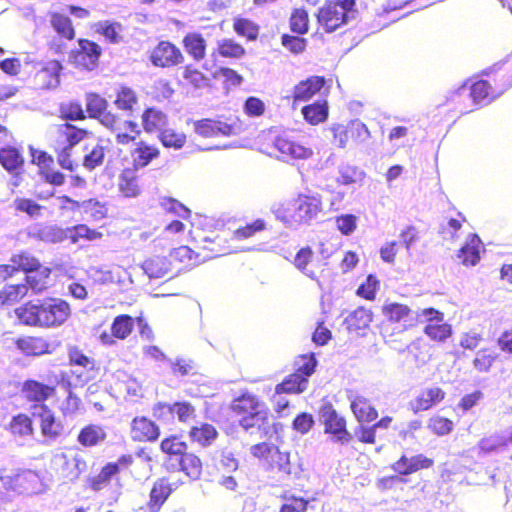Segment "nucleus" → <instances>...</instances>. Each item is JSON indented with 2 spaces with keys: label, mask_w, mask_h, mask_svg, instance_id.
Wrapping results in <instances>:
<instances>
[{
  "label": "nucleus",
  "mask_w": 512,
  "mask_h": 512,
  "mask_svg": "<svg viewBox=\"0 0 512 512\" xmlns=\"http://www.w3.org/2000/svg\"><path fill=\"white\" fill-rule=\"evenodd\" d=\"M88 130L69 122L56 124L49 134V146L52 149H72L88 137Z\"/></svg>",
  "instance_id": "nucleus-13"
},
{
  "label": "nucleus",
  "mask_w": 512,
  "mask_h": 512,
  "mask_svg": "<svg viewBox=\"0 0 512 512\" xmlns=\"http://www.w3.org/2000/svg\"><path fill=\"white\" fill-rule=\"evenodd\" d=\"M16 347L25 355L39 357L52 354L56 346L44 335H23L15 340Z\"/></svg>",
  "instance_id": "nucleus-18"
},
{
  "label": "nucleus",
  "mask_w": 512,
  "mask_h": 512,
  "mask_svg": "<svg viewBox=\"0 0 512 512\" xmlns=\"http://www.w3.org/2000/svg\"><path fill=\"white\" fill-rule=\"evenodd\" d=\"M129 433L131 440L135 443H152L158 440L161 430L154 420L139 415L132 419Z\"/></svg>",
  "instance_id": "nucleus-17"
},
{
  "label": "nucleus",
  "mask_w": 512,
  "mask_h": 512,
  "mask_svg": "<svg viewBox=\"0 0 512 512\" xmlns=\"http://www.w3.org/2000/svg\"><path fill=\"white\" fill-rule=\"evenodd\" d=\"M310 19L305 8H294L289 18L290 30L297 35H304L309 31Z\"/></svg>",
  "instance_id": "nucleus-60"
},
{
  "label": "nucleus",
  "mask_w": 512,
  "mask_h": 512,
  "mask_svg": "<svg viewBox=\"0 0 512 512\" xmlns=\"http://www.w3.org/2000/svg\"><path fill=\"white\" fill-rule=\"evenodd\" d=\"M303 118L310 125L316 126L325 122L329 115L327 101H316L305 105L301 109Z\"/></svg>",
  "instance_id": "nucleus-47"
},
{
  "label": "nucleus",
  "mask_w": 512,
  "mask_h": 512,
  "mask_svg": "<svg viewBox=\"0 0 512 512\" xmlns=\"http://www.w3.org/2000/svg\"><path fill=\"white\" fill-rule=\"evenodd\" d=\"M497 358L498 355L491 348H482L473 359L474 368L479 372H488Z\"/></svg>",
  "instance_id": "nucleus-64"
},
{
  "label": "nucleus",
  "mask_w": 512,
  "mask_h": 512,
  "mask_svg": "<svg viewBox=\"0 0 512 512\" xmlns=\"http://www.w3.org/2000/svg\"><path fill=\"white\" fill-rule=\"evenodd\" d=\"M134 330V319L128 314L117 315L111 324V333L103 332L99 339L102 344L111 346L115 339L125 340Z\"/></svg>",
  "instance_id": "nucleus-20"
},
{
  "label": "nucleus",
  "mask_w": 512,
  "mask_h": 512,
  "mask_svg": "<svg viewBox=\"0 0 512 512\" xmlns=\"http://www.w3.org/2000/svg\"><path fill=\"white\" fill-rule=\"evenodd\" d=\"M28 295V286L24 283L6 285L0 289V307L16 303Z\"/></svg>",
  "instance_id": "nucleus-56"
},
{
  "label": "nucleus",
  "mask_w": 512,
  "mask_h": 512,
  "mask_svg": "<svg viewBox=\"0 0 512 512\" xmlns=\"http://www.w3.org/2000/svg\"><path fill=\"white\" fill-rule=\"evenodd\" d=\"M49 23L60 39L73 41L76 37V30L71 18L60 12L49 14Z\"/></svg>",
  "instance_id": "nucleus-39"
},
{
  "label": "nucleus",
  "mask_w": 512,
  "mask_h": 512,
  "mask_svg": "<svg viewBox=\"0 0 512 512\" xmlns=\"http://www.w3.org/2000/svg\"><path fill=\"white\" fill-rule=\"evenodd\" d=\"M173 483L168 477L158 478L152 485L146 507L149 512H159L174 491Z\"/></svg>",
  "instance_id": "nucleus-25"
},
{
  "label": "nucleus",
  "mask_w": 512,
  "mask_h": 512,
  "mask_svg": "<svg viewBox=\"0 0 512 512\" xmlns=\"http://www.w3.org/2000/svg\"><path fill=\"white\" fill-rule=\"evenodd\" d=\"M152 411L158 417L169 412L181 423H188L196 417V408L188 401H176L172 404L158 402L153 406Z\"/></svg>",
  "instance_id": "nucleus-22"
},
{
  "label": "nucleus",
  "mask_w": 512,
  "mask_h": 512,
  "mask_svg": "<svg viewBox=\"0 0 512 512\" xmlns=\"http://www.w3.org/2000/svg\"><path fill=\"white\" fill-rule=\"evenodd\" d=\"M230 410L238 419L239 426L246 432L257 430L261 437L276 433V424L271 422L267 404L260 396L248 390L233 398Z\"/></svg>",
  "instance_id": "nucleus-2"
},
{
  "label": "nucleus",
  "mask_w": 512,
  "mask_h": 512,
  "mask_svg": "<svg viewBox=\"0 0 512 512\" xmlns=\"http://www.w3.org/2000/svg\"><path fill=\"white\" fill-rule=\"evenodd\" d=\"M163 454L170 460H179L188 452V444L177 434H171L164 437L159 445Z\"/></svg>",
  "instance_id": "nucleus-43"
},
{
  "label": "nucleus",
  "mask_w": 512,
  "mask_h": 512,
  "mask_svg": "<svg viewBox=\"0 0 512 512\" xmlns=\"http://www.w3.org/2000/svg\"><path fill=\"white\" fill-rule=\"evenodd\" d=\"M0 163L9 172H17L24 165V158L15 147L0 146Z\"/></svg>",
  "instance_id": "nucleus-53"
},
{
  "label": "nucleus",
  "mask_w": 512,
  "mask_h": 512,
  "mask_svg": "<svg viewBox=\"0 0 512 512\" xmlns=\"http://www.w3.org/2000/svg\"><path fill=\"white\" fill-rule=\"evenodd\" d=\"M250 453L271 472L284 475L293 473V465L290 462L289 453L281 451L277 445L271 442L262 441L252 445Z\"/></svg>",
  "instance_id": "nucleus-8"
},
{
  "label": "nucleus",
  "mask_w": 512,
  "mask_h": 512,
  "mask_svg": "<svg viewBox=\"0 0 512 512\" xmlns=\"http://www.w3.org/2000/svg\"><path fill=\"white\" fill-rule=\"evenodd\" d=\"M60 384L62 385L66 396L59 405V411L64 417L74 416L81 409L82 401L75 393L73 384L69 379H64L62 377Z\"/></svg>",
  "instance_id": "nucleus-40"
},
{
  "label": "nucleus",
  "mask_w": 512,
  "mask_h": 512,
  "mask_svg": "<svg viewBox=\"0 0 512 512\" xmlns=\"http://www.w3.org/2000/svg\"><path fill=\"white\" fill-rule=\"evenodd\" d=\"M19 323L29 327L54 328L64 324L71 314L70 305L59 298L29 300L14 309Z\"/></svg>",
  "instance_id": "nucleus-1"
},
{
  "label": "nucleus",
  "mask_w": 512,
  "mask_h": 512,
  "mask_svg": "<svg viewBox=\"0 0 512 512\" xmlns=\"http://www.w3.org/2000/svg\"><path fill=\"white\" fill-rule=\"evenodd\" d=\"M320 417L326 434L333 436L334 439L341 443L351 441L352 434L347 429L345 417L340 415L331 403H326L321 407Z\"/></svg>",
  "instance_id": "nucleus-14"
},
{
  "label": "nucleus",
  "mask_w": 512,
  "mask_h": 512,
  "mask_svg": "<svg viewBox=\"0 0 512 512\" xmlns=\"http://www.w3.org/2000/svg\"><path fill=\"white\" fill-rule=\"evenodd\" d=\"M188 436L192 443H196L201 447H208L218 437V431L212 424L201 423L200 425L192 426Z\"/></svg>",
  "instance_id": "nucleus-46"
},
{
  "label": "nucleus",
  "mask_w": 512,
  "mask_h": 512,
  "mask_svg": "<svg viewBox=\"0 0 512 512\" xmlns=\"http://www.w3.org/2000/svg\"><path fill=\"white\" fill-rule=\"evenodd\" d=\"M7 430L15 437L30 436L34 432L33 420L26 413H18L11 418Z\"/></svg>",
  "instance_id": "nucleus-50"
},
{
  "label": "nucleus",
  "mask_w": 512,
  "mask_h": 512,
  "mask_svg": "<svg viewBox=\"0 0 512 512\" xmlns=\"http://www.w3.org/2000/svg\"><path fill=\"white\" fill-rule=\"evenodd\" d=\"M59 118L68 121H84L86 112L79 101H68L59 106Z\"/></svg>",
  "instance_id": "nucleus-59"
},
{
  "label": "nucleus",
  "mask_w": 512,
  "mask_h": 512,
  "mask_svg": "<svg viewBox=\"0 0 512 512\" xmlns=\"http://www.w3.org/2000/svg\"><path fill=\"white\" fill-rule=\"evenodd\" d=\"M103 237L102 232L97 229L90 228L86 224H77L67 229V238L71 243L75 244L81 239L94 241Z\"/></svg>",
  "instance_id": "nucleus-57"
},
{
  "label": "nucleus",
  "mask_w": 512,
  "mask_h": 512,
  "mask_svg": "<svg viewBox=\"0 0 512 512\" xmlns=\"http://www.w3.org/2000/svg\"><path fill=\"white\" fill-rule=\"evenodd\" d=\"M354 12H356V9L326 0L317 10L315 17L318 26L325 33H333L345 26L349 22L350 15Z\"/></svg>",
  "instance_id": "nucleus-10"
},
{
  "label": "nucleus",
  "mask_w": 512,
  "mask_h": 512,
  "mask_svg": "<svg viewBox=\"0 0 512 512\" xmlns=\"http://www.w3.org/2000/svg\"><path fill=\"white\" fill-rule=\"evenodd\" d=\"M106 437L107 433L101 425L87 424L80 429L77 442L85 448H90L101 444Z\"/></svg>",
  "instance_id": "nucleus-44"
},
{
  "label": "nucleus",
  "mask_w": 512,
  "mask_h": 512,
  "mask_svg": "<svg viewBox=\"0 0 512 512\" xmlns=\"http://www.w3.org/2000/svg\"><path fill=\"white\" fill-rule=\"evenodd\" d=\"M149 60L153 66L166 69L181 65L185 56L176 44L161 40L150 51Z\"/></svg>",
  "instance_id": "nucleus-15"
},
{
  "label": "nucleus",
  "mask_w": 512,
  "mask_h": 512,
  "mask_svg": "<svg viewBox=\"0 0 512 512\" xmlns=\"http://www.w3.org/2000/svg\"><path fill=\"white\" fill-rule=\"evenodd\" d=\"M62 66L59 61L52 60L39 69L34 75V82L38 89L46 90L59 84Z\"/></svg>",
  "instance_id": "nucleus-30"
},
{
  "label": "nucleus",
  "mask_w": 512,
  "mask_h": 512,
  "mask_svg": "<svg viewBox=\"0 0 512 512\" xmlns=\"http://www.w3.org/2000/svg\"><path fill=\"white\" fill-rule=\"evenodd\" d=\"M427 427L434 435L442 437L453 431L454 423L447 417L433 415L428 419Z\"/></svg>",
  "instance_id": "nucleus-63"
},
{
  "label": "nucleus",
  "mask_w": 512,
  "mask_h": 512,
  "mask_svg": "<svg viewBox=\"0 0 512 512\" xmlns=\"http://www.w3.org/2000/svg\"><path fill=\"white\" fill-rule=\"evenodd\" d=\"M137 456L143 459L144 465L141 466L137 463L134 456L130 453L122 454L115 462L106 463L99 473L90 479L91 488L96 491L101 490L121 471H129L136 480L147 478L152 470L151 463L153 459L146 448L139 449Z\"/></svg>",
  "instance_id": "nucleus-5"
},
{
  "label": "nucleus",
  "mask_w": 512,
  "mask_h": 512,
  "mask_svg": "<svg viewBox=\"0 0 512 512\" xmlns=\"http://www.w3.org/2000/svg\"><path fill=\"white\" fill-rule=\"evenodd\" d=\"M314 260V251L311 247L305 246L298 250L296 253L293 264L294 266L307 275L311 279H315V273L309 269V266L313 263Z\"/></svg>",
  "instance_id": "nucleus-61"
},
{
  "label": "nucleus",
  "mask_w": 512,
  "mask_h": 512,
  "mask_svg": "<svg viewBox=\"0 0 512 512\" xmlns=\"http://www.w3.org/2000/svg\"><path fill=\"white\" fill-rule=\"evenodd\" d=\"M263 145L268 154L287 160L307 159L313 154L310 147L295 141L287 134L270 136Z\"/></svg>",
  "instance_id": "nucleus-9"
},
{
  "label": "nucleus",
  "mask_w": 512,
  "mask_h": 512,
  "mask_svg": "<svg viewBox=\"0 0 512 512\" xmlns=\"http://www.w3.org/2000/svg\"><path fill=\"white\" fill-rule=\"evenodd\" d=\"M68 364L84 368L87 373V380H95L100 377V364L94 358L86 355L77 345H70L67 348Z\"/></svg>",
  "instance_id": "nucleus-24"
},
{
  "label": "nucleus",
  "mask_w": 512,
  "mask_h": 512,
  "mask_svg": "<svg viewBox=\"0 0 512 512\" xmlns=\"http://www.w3.org/2000/svg\"><path fill=\"white\" fill-rule=\"evenodd\" d=\"M372 320L373 313L370 309L358 307L347 316L345 323L350 332L364 335L365 331L369 329Z\"/></svg>",
  "instance_id": "nucleus-38"
},
{
  "label": "nucleus",
  "mask_w": 512,
  "mask_h": 512,
  "mask_svg": "<svg viewBox=\"0 0 512 512\" xmlns=\"http://www.w3.org/2000/svg\"><path fill=\"white\" fill-rule=\"evenodd\" d=\"M384 318L392 324L406 323L412 320L413 311L407 305L399 302H387L381 308Z\"/></svg>",
  "instance_id": "nucleus-42"
},
{
  "label": "nucleus",
  "mask_w": 512,
  "mask_h": 512,
  "mask_svg": "<svg viewBox=\"0 0 512 512\" xmlns=\"http://www.w3.org/2000/svg\"><path fill=\"white\" fill-rule=\"evenodd\" d=\"M170 262L172 264H177L176 269L181 270L183 268H189L194 265H199L203 263L200 260L199 250L195 248L192 249L189 246L182 245L177 248H174L170 252Z\"/></svg>",
  "instance_id": "nucleus-36"
},
{
  "label": "nucleus",
  "mask_w": 512,
  "mask_h": 512,
  "mask_svg": "<svg viewBox=\"0 0 512 512\" xmlns=\"http://www.w3.org/2000/svg\"><path fill=\"white\" fill-rule=\"evenodd\" d=\"M168 123V116L156 107H146L141 114L143 130L152 134L162 130Z\"/></svg>",
  "instance_id": "nucleus-37"
},
{
  "label": "nucleus",
  "mask_w": 512,
  "mask_h": 512,
  "mask_svg": "<svg viewBox=\"0 0 512 512\" xmlns=\"http://www.w3.org/2000/svg\"><path fill=\"white\" fill-rule=\"evenodd\" d=\"M314 354L299 355L294 360V372L275 386V394H300L307 389L308 379L315 372Z\"/></svg>",
  "instance_id": "nucleus-6"
},
{
  "label": "nucleus",
  "mask_w": 512,
  "mask_h": 512,
  "mask_svg": "<svg viewBox=\"0 0 512 512\" xmlns=\"http://www.w3.org/2000/svg\"><path fill=\"white\" fill-rule=\"evenodd\" d=\"M509 84L494 88L487 80H477L470 87V97L476 105L490 103L509 88Z\"/></svg>",
  "instance_id": "nucleus-27"
},
{
  "label": "nucleus",
  "mask_w": 512,
  "mask_h": 512,
  "mask_svg": "<svg viewBox=\"0 0 512 512\" xmlns=\"http://www.w3.org/2000/svg\"><path fill=\"white\" fill-rule=\"evenodd\" d=\"M510 443H512V434L508 437L492 435L482 438L477 446L480 452L487 454L504 448Z\"/></svg>",
  "instance_id": "nucleus-62"
},
{
  "label": "nucleus",
  "mask_w": 512,
  "mask_h": 512,
  "mask_svg": "<svg viewBox=\"0 0 512 512\" xmlns=\"http://www.w3.org/2000/svg\"><path fill=\"white\" fill-rule=\"evenodd\" d=\"M60 382L55 372H51L46 379H26L20 389L21 397L32 408L42 410L43 406H47L46 402L57 395Z\"/></svg>",
  "instance_id": "nucleus-7"
},
{
  "label": "nucleus",
  "mask_w": 512,
  "mask_h": 512,
  "mask_svg": "<svg viewBox=\"0 0 512 512\" xmlns=\"http://www.w3.org/2000/svg\"><path fill=\"white\" fill-rule=\"evenodd\" d=\"M141 267L150 279L164 278L172 272L171 262L161 256L146 259Z\"/></svg>",
  "instance_id": "nucleus-45"
},
{
  "label": "nucleus",
  "mask_w": 512,
  "mask_h": 512,
  "mask_svg": "<svg viewBox=\"0 0 512 512\" xmlns=\"http://www.w3.org/2000/svg\"><path fill=\"white\" fill-rule=\"evenodd\" d=\"M52 269L39 262L35 267L25 274V285L34 293H42L49 286Z\"/></svg>",
  "instance_id": "nucleus-32"
},
{
  "label": "nucleus",
  "mask_w": 512,
  "mask_h": 512,
  "mask_svg": "<svg viewBox=\"0 0 512 512\" xmlns=\"http://www.w3.org/2000/svg\"><path fill=\"white\" fill-rule=\"evenodd\" d=\"M38 417L40 432L46 441H55L61 436L63 425L48 406L42 407Z\"/></svg>",
  "instance_id": "nucleus-29"
},
{
  "label": "nucleus",
  "mask_w": 512,
  "mask_h": 512,
  "mask_svg": "<svg viewBox=\"0 0 512 512\" xmlns=\"http://www.w3.org/2000/svg\"><path fill=\"white\" fill-rule=\"evenodd\" d=\"M181 77V83L193 89H201L209 84V78L192 63L181 68Z\"/></svg>",
  "instance_id": "nucleus-48"
},
{
  "label": "nucleus",
  "mask_w": 512,
  "mask_h": 512,
  "mask_svg": "<svg viewBox=\"0 0 512 512\" xmlns=\"http://www.w3.org/2000/svg\"><path fill=\"white\" fill-rule=\"evenodd\" d=\"M446 398V391L439 386H430L420 391V393L415 396L409 402V408L414 413H421L424 411H428L440 403H442Z\"/></svg>",
  "instance_id": "nucleus-19"
},
{
  "label": "nucleus",
  "mask_w": 512,
  "mask_h": 512,
  "mask_svg": "<svg viewBox=\"0 0 512 512\" xmlns=\"http://www.w3.org/2000/svg\"><path fill=\"white\" fill-rule=\"evenodd\" d=\"M481 239L477 234H470L465 244L458 250L457 257L465 266H474L480 260Z\"/></svg>",
  "instance_id": "nucleus-41"
},
{
  "label": "nucleus",
  "mask_w": 512,
  "mask_h": 512,
  "mask_svg": "<svg viewBox=\"0 0 512 512\" xmlns=\"http://www.w3.org/2000/svg\"><path fill=\"white\" fill-rule=\"evenodd\" d=\"M324 208L323 198L317 193H297L278 205L274 213L287 225H309Z\"/></svg>",
  "instance_id": "nucleus-4"
},
{
  "label": "nucleus",
  "mask_w": 512,
  "mask_h": 512,
  "mask_svg": "<svg viewBox=\"0 0 512 512\" xmlns=\"http://www.w3.org/2000/svg\"><path fill=\"white\" fill-rule=\"evenodd\" d=\"M233 30L239 37L253 42L259 37L260 26L251 19L237 16L233 19Z\"/></svg>",
  "instance_id": "nucleus-51"
},
{
  "label": "nucleus",
  "mask_w": 512,
  "mask_h": 512,
  "mask_svg": "<svg viewBox=\"0 0 512 512\" xmlns=\"http://www.w3.org/2000/svg\"><path fill=\"white\" fill-rule=\"evenodd\" d=\"M179 471L185 474L191 480L200 479L203 472V462L201 458L193 452H187L178 460Z\"/></svg>",
  "instance_id": "nucleus-49"
},
{
  "label": "nucleus",
  "mask_w": 512,
  "mask_h": 512,
  "mask_svg": "<svg viewBox=\"0 0 512 512\" xmlns=\"http://www.w3.org/2000/svg\"><path fill=\"white\" fill-rule=\"evenodd\" d=\"M11 264H8L12 269V276L17 272L27 273L37 265L40 260L28 251H20L13 254L10 258Z\"/></svg>",
  "instance_id": "nucleus-55"
},
{
  "label": "nucleus",
  "mask_w": 512,
  "mask_h": 512,
  "mask_svg": "<svg viewBox=\"0 0 512 512\" xmlns=\"http://www.w3.org/2000/svg\"><path fill=\"white\" fill-rule=\"evenodd\" d=\"M95 32L109 44L117 45L125 42V28L117 21L104 20L94 24Z\"/></svg>",
  "instance_id": "nucleus-34"
},
{
  "label": "nucleus",
  "mask_w": 512,
  "mask_h": 512,
  "mask_svg": "<svg viewBox=\"0 0 512 512\" xmlns=\"http://www.w3.org/2000/svg\"><path fill=\"white\" fill-rule=\"evenodd\" d=\"M134 143V147L130 151V156L132 160V166L135 169H143L151 164L153 161L157 160L161 151L159 147L154 143H149L145 140H140Z\"/></svg>",
  "instance_id": "nucleus-23"
},
{
  "label": "nucleus",
  "mask_w": 512,
  "mask_h": 512,
  "mask_svg": "<svg viewBox=\"0 0 512 512\" xmlns=\"http://www.w3.org/2000/svg\"><path fill=\"white\" fill-rule=\"evenodd\" d=\"M86 115L97 120L102 126L115 133L119 145L132 144L141 134L138 124L133 120H121L120 115L109 109L108 101L100 94L90 92L85 95Z\"/></svg>",
  "instance_id": "nucleus-3"
},
{
  "label": "nucleus",
  "mask_w": 512,
  "mask_h": 512,
  "mask_svg": "<svg viewBox=\"0 0 512 512\" xmlns=\"http://www.w3.org/2000/svg\"><path fill=\"white\" fill-rule=\"evenodd\" d=\"M118 191L126 198H136L142 193L138 169L124 168L118 176Z\"/></svg>",
  "instance_id": "nucleus-28"
},
{
  "label": "nucleus",
  "mask_w": 512,
  "mask_h": 512,
  "mask_svg": "<svg viewBox=\"0 0 512 512\" xmlns=\"http://www.w3.org/2000/svg\"><path fill=\"white\" fill-rule=\"evenodd\" d=\"M113 104L117 110L131 115L139 107V94L132 86L121 83L115 88Z\"/></svg>",
  "instance_id": "nucleus-26"
},
{
  "label": "nucleus",
  "mask_w": 512,
  "mask_h": 512,
  "mask_svg": "<svg viewBox=\"0 0 512 512\" xmlns=\"http://www.w3.org/2000/svg\"><path fill=\"white\" fill-rule=\"evenodd\" d=\"M103 49L100 44L88 38H79L77 47L69 52V62L80 71H93L98 68Z\"/></svg>",
  "instance_id": "nucleus-11"
},
{
  "label": "nucleus",
  "mask_w": 512,
  "mask_h": 512,
  "mask_svg": "<svg viewBox=\"0 0 512 512\" xmlns=\"http://www.w3.org/2000/svg\"><path fill=\"white\" fill-rule=\"evenodd\" d=\"M157 137L165 148L174 150L182 149L187 142L186 134L173 128L164 127L159 131Z\"/></svg>",
  "instance_id": "nucleus-54"
},
{
  "label": "nucleus",
  "mask_w": 512,
  "mask_h": 512,
  "mask_svg": "<svg viewBox=\"0 0 512 512\" xmlns=\"http://www.w3.org/2000/svg\"><path fill=\"white\" fill-rule=\"evenodd\" d=\"M424 333L432 341L444 342L452 335V326L443 320H437L427 323L424 327Z\"/></svg>",
  "instance_id": "nucleus-58"
},
{
  "label": "nucleus",
  "mask_w": 512,
  "mask_h": 512,
  "mask_svg": "<svg viewBox=\"0 0 512 512\" xmlns=\"http://www.w3.org/2000/svg\"><path fill=\"white\" fill-rule=\"evenodd\" d=\"M246 54L245 47L234 38H223L217 41L211 55L214 59L237 61L244 58Z\"/></svg>",
  "instance_id": "nucleus-31"
},
{
  "label": "nucleus",
  "mask_w": 512,
  "mask_h": 512,
  "mask_svg": "<svg viewBox=\"0 0 512 512\" xmlns=\"http://www.w3.org/2000/svg\"><path fill=\"white\" fill-rule=\"evenodd\" d=\"M350 409L359 423H371L378 418L377 409L362 395H356L350 400Z\"/></svg>",
  "instance_id": "nucleus-35"
},
{
  "label": "nucleus",
  "mask_w": 512,
  "mask_h": 512,
  "mask_svg": "<svg viewBox=\"0 0 512 512\" xmlns=\"http://www.w3.org/2000/svg\"><path fill=\"white\" fill-rule=\"evenodd\" d=\"M332 141L339 148H346L349 144H360L370 137L368 127L355 119L346 124L335 123L330 127Z\"/></svg>",
  "instance_id": "nucleus-12"
},
{
  "label": "nucleus",
  "mask_w": 512,
  "mask_h": 512,
  "mask_svg": "<svg viewBox=\"0 0 512 512\" xmlns=\"http://www.w3.org/2000/svg\"><path fill=\"white\" fill-rule=\"evenodd\" d=\"M229 235L222 231L212 236L196 241L195 248L199 250L203 262L235 252V247L229 243Z\"/></svg>",
  "instance_id": "nucleus-16"
},
{
  "label": "nucleus",
  "mask_w": 512,
  "mask_h": 512,
  "mask_svg": "<svg viewBox=\"0 0 512 512\" xmlns=\"http://www.w3.org/2000/svg\"><path fill=\"white\" fill-rule=\"evenodd\" d=\"M65 461L61 468V472L63 477L70 481L77 480L80 475L86 471L87 462L86 460L79 454H75L72 457L63 456Z\"/></svg>",
  "instance_id": "nucleus-52"
},
{
  "label": "nucleus",
  "mask_w": 512,
  "mask_h": 512,
  "mask_svg": "<svg viewBox=\"0 0 512 512\" xmlns=\"http://www.w3.org/2000/svg\"><path fill=\"white\" fill-rule=\"evenodd\" d=\"M182 45L187 55L195 62H201L207 55V41L199 32L185 34Z\"/></svg>",
  "instance_id": "nucleus-33"
},
{
  "label": "nucleus",
  "mask_w": 512,
  "mask_h": 512,
  "mask_svg": "<svg viewBox=\"0 0 512 512\" xmlns=\"http://www.w3.org/2000/svg\"><path fill=\"white\" fill-rule=\"evenodd\" d=\"M326 85L323 76L313 75L299 81L292 89L291 99L294 104L307 102L316 96Z\"/></svg>",
  "instance_id": "nucleus-21"
}]
</instances>
